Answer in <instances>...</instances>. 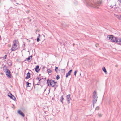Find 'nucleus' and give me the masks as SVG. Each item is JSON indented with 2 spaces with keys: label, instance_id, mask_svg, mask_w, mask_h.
I'll return each instance as SVG.
<instances>
[{
  "label": "nucleus",
  "instance_id": "9",
  "mask_svg": "<svg viewBox=\"0 0 121 121\" xmlns=\"http://www.w3.org/2000/svg\"><path fill=\"white\" fill-rule=\"evenodd\" d=\"M72 71V70L71 69L70 70L69 72H68V73L66 74V78H67L68 77V76L70 75H71V72Z\"/></svg>",
  "mask_w": 121,
  "mask_h": 121
},
{
  "label": "nucleus",
  "instance_id": "35",
  "mask_svg": "<svg viewBox=\"0 0 121 121\" xmlns=\"http://www.w3.org/2000/svg\"><path fill=\"white\" fill-rule=\"evenodd\" d=\"M118 1H120V2H121V0H118Z\"/></svg>",
  "mask_w": 121,
  "mask_h": 121
},
{
  "label": "nucleus",
  "instance_id": "16",
  "mask_svg": "<svg viewBox=\"0 0 121 121\" xmlns=\"http://www.w3.org/2000/svg\"><path fill=\"white\" fill-rule=\"evenodd\" d=\"M10 98L13 100H15L16 99V98L15 97L12 95V96H11V97Z\"/></svg>",
  "mask_w": 121,
  "mask_h": 121
},
{
  "label": "nucleus",
  "instance_id": "21",
  "mask_svg": "<svg viewBox=\"0 0 121 121\" xmlns=\"http://www.w3.org/2000/svg\"><path fill=\"white\" fill-rule=\"evenodd\" d=\"M36 80L37 81H38V82H39L40 81V80H39V79L38 78H36Z\"/></svg>",
  "mask_w": 121,
  "mask_h": 121
},
{
  "label": "nucleus",
  "instance_id": "11",
  "mask_svg": "<svg viewBox=\"0 0 121 121\" xmlns=\"http://www.w3.org/2000/svg\"><path fill=\"white\" fill-rule=\"evenodd\" d=\"M7 63L9 66H11L12 65L11 61L10 60H7Z\"/></svg>",
  "mask_w": 121,
  "mask_h": 121
},
{
  "label": "nucleus",
  "instance_id": "39",
  "mask_svg": "<svg viewBox=\"0 0 121 121\" xmlns=\"http://www.w3.org/2000/svg\"><path fill=\"white\" fill-rule=\"evenodd\" d=\"M16 4H18V3H16Z\"/></svg>",
  "mask_w": 121,
  "mask_h": 121
},
{
  "label": "nucleus",
  "instance_id": "22",
  "mask_svg": "<svg viewBox=\"0 0 121 121\" xmlns=\"http://www.w3.org/2000/svg\"><path fill=\"white\" fill-rule=\"evenodd\" d=\"M12 94L10 93H8V96L9 97H10V98L11 97V96H12Z\"/></svg>",
  "mask_w": 121,
  "mask_h": 121
},
{
  "label": "nucleus",
  "instance_id": "20",
  "mask_svg": "<svg viewBox=\"0 0 121 121\" xmlns=\"http://www.w3.org/2000/svg\"><path fill=\"white\" fill-rule=\"evenodd\" d=\"M117 17L120 19H121V16L118 15L117 16Z\"/></svg>",
  "mask_w": 121,
  "mask_h": 121
},
{
  "label": "nucleus",
  "instance_id": "4",
  "mask_svg": "<svg viewBox=\"0 0 121 121\" xmlns=\"http://www.w3.org/2000/svg\"><path fill=\"white\" fill-rule=\"evenodd\" d=\"M116 38V37H114L112 35H109L107 36V39L108 40L112 42H115V38Z\"/></svg>",
  "mask_w": 121,
  "mask_h": 121
},
{
  "label": "nucleus",
  "instance_id": "27",
  "mask_svg": "<svg viewBox=\"0 0 121 121\" xmlns=\"http://www.w3.org/2000/svg\"><path fill=\"white\" fill-rule=\"evenodd\" d=\"M98 116L99 117H100L102 116V114H98Z\"/></svg>",
  "mask_w": 121,
  "mask_h": 121
},
{
  "label": "nucleus",
  "instance_id": "33",
  "mask_svg": "<svg viewBox=\"0 0 121 121\" xmlns=\"http://www.w3.org/2000/svg\"><path fill=\"white\" fill-rule=\"evenodd\" d=\"M70 101H68V103L69 104L70 103Z\"/></svg>",
  "mask_w": 121,
  "mask_h": 121
},
{
  "label": "nucleus",
  "instance_id": "10",
  "mask_svg": "<svg viewBox=\"0 0 121 121\" xmlns=\"http://www.w3.org/2000/svg\"><path fill=\"white\" fill-rule=\"evenodd\" d=\"M18 113L20 115H21L22 117H24V116L25 115L20 110L18 111Z\"/></svg>",
  "mask_w": 121,
  "mask_h": 121
},
{
  "label": "nucleus",
  "instance_id": "19",
  "mask_svg": "<svg viewBox=\"0 0 121 121\" xmlns=\"http://www.w3.org/2000/svg\"><path fill=\"white\" fill-rule=\"evenodd\" d=\"M32 58V56H29L28 58H26L27 61H29V60H30V59L31 58Z\"/></svg>",
  "mask_w": 121,
  "mask_h": 121
},
{
  "label": "nucleus",
  "instance_id": "23",
  "mask_svg": "<svg viewBox=\"0 0 121 121\" xmlns=\"http://www.w3.org/2000/svg\"><path fill=\"white\" fill-rule=\"evenodd\" d=\"M60 78V77L59 76L57 75L56 77V78L58 80Z\"/></svg>",
  "mask_w": 121,
  "mask_h": 121
},
{
  "label": "nucleus",
  "instance_id": "17",
  "mask_svg": "<svg viewBox=\"0 0 121 121\" xmlns=\"http://www.w3.org/2000/svg\"><path fill=\"white\" fill-rule=\"evenodd\" d=\"M102 70L105 73L107 72L106 69L104 67L102 68Z\"/></svg>",
  "mask_w": 121,
  "mask_h": 121
},
{
  "label": "nucleus",
  "instance_id": "29",
  "mask_svg": "<svg viewBox=\"0 0 121 121\" xmlns=\"http://www.w3.org/2000/svg\"><path fill=\"white\" fill-rule=\"evenodd\" d=\"M37 42H39L40 40L38 36L37 38Z\"/></svg>",
  "mask_w": 121,
  "mask_h": 121
},
{
  "label": "nucleus",
  "instance_id": "3",
  "mask_svg": "<svg viewBox=\"0 0 121 121\" xmlns=\"http://www.w3.org/2000/svg\"><path fill=\"white\" fill-rule=\"evenodd\" d=\"M93 107L94 106V104H95L97 101L98 97L97 96L96 92L95 91L93 93Z\"/></svg>",
  "mask_w": 121,
  "mask_h": 121
},
{
  "label": "nucleus",
  "instance_id": "5",
  "mask_svg": "<svg viewBox=\"0 0 121 121\" xmlns=\"http://www.w3.org/2000/svg\"><path fill=\"white\" fill-rule=\"evenodd\" d=\"M115 39V42L117 43L118 44L121 45V38H118L116 37Z\"/></svg>",
  "mask_w": 121,
  "mask_h": 121
},
{
  "label": "nucleus",
  "instance_id": "38",
  "mask_svg": "<svg viewBox=\"0 0 121 121\" xmlns=\"http://www.w3.org/2000/svg\"><path fill=\"white\" fill-rule=\"evenodd\" d=\"M31 21V19H30V21Z\"/></svg>",
  "mask_w": 121,
  "mask_h": 121
},
{
  "label": "nucleus",
  "instance_id": "41",
  "mask_svg": "<svg viewBox=\"0 0 121 121\" xmlns=\"http://www.w3.org/2000/svg\"><path fill=\"white\" fill-rule=\"evenodd\" d=\"M37 85H39V84H38V83H37Z\"/></svg>",
  "mask_w": 121,
  "mask_h": 121
},
{
  "label": "nucleus",
  "instance_id": "12",
  "mask_svg": "<svg viewBox=\"0 0 121 121\" xmlns=\"http://www.w3.org/2000/svg\"><path fill=\"white\" fill-rule=\"evenodd\" d=\"M3 70L4 71V72H6L8 70V69H7V68L6 67L5 65H4L3 66Z\"/></svg>",
  "mask_w": 121,
  "mask_h": 121
},
{
  "label": "nucleus",
  "instance_id": "34",
  "mask_svg": "<svg viewBox=\"0 0 121 121\" xmlns=\"http://www.w3.org/2000/svg\"><path fill=\"white\" fill-rule=\"evenodd\" d=\"M45 68V67H43L42 68L43 69L44 68Z\"/></svg>",
  "mask_w": 121,
  "mask_h": 121
},
{
  "label": "nucleus",
  "instance_id": "36",
  "mask_svg": "<svg viewBox=\"0 0 121 121\" xmlns=\"http://www.w3.org/2000/svg\"><path fill=\"white\" fill-rule=\"evenodd\" d=\"M39 37H40V34H39Z\"/></svg>",
  "mask_w": 121,
  "mask_h": 121
},
{
  "label": "nucleus",
  "instance_id": "28",
  "mask_svg": "<svg viewBox=\"0 0 121 121\" xmlns=\"http://www.w3.org/2000/svg\"><path fill=\"white\" fill-rule=\"evenodd\" d=\"M58 69V68L57 67H56L55 69V70L56 72H57V70Z\"/></svg>",
  "mask_w": 121,
  "mask_h": 121
},
{
  "label": "nucleus",
  "instance_id": "32",
  "mask_svg": "<svg viewBox=\"0 0 121 121\" xmlns=\"http://www.w3.org/2000/svg\"><path fill=\"white\" fill-rule=\"evenodd\" d=\"M99 46V45L98 44H96L95 45V46L96 47H98Z\"/></svg>",
  "mask_w": 121,
  "mask_h": 121
},
{
  "label": "nucleus",
  "instance_id": "25",
  "mask_svg": "<svg viewBox=\"0 0 121 121\" xmlns=\"http://www.w3.org/2000/svg\"><path fill=\"white\" fill-rule=\"evenodd\" d=\"M99 106H97L95 108V110H98L99 109Z\"/></svg>",
  "mask_w": 121,
  "mask_h": 121
},
{
  "label": "nucleus",
  "instance_id": "6",
  "mask_svg": "<svg viewBox=\"0 0 121 121\" xmlns=\"http://www.w3.org/2000/svg\"><path fill=\"white\" fill-rule=\"evenodd\" d=\"M19 48V46H14L13 45H12L11 49L12 51H14L18 49Z\"/></svg>",
  "mask_w": 121,
  "mask_h": 121
},
{
  "label": "nucleus",
  "instance_id": "40",
  "mask_svg": "<svg viewBox=\"0 0 121 121\" xmlns=\"http://www.w3.org/2000/svg\"><path fill=\"white\" fill-rule=\"evenodd\" d=\"M29 12V11H28V12Z\"/></svg>",
  "mask_w": 121,
  "mask_h": 121
},
{
  "label": "nucleus",
  "instance_id": "7",
  "mask_svg": "<svg viewBox=\"0 0 121 121\" xmlns=\"http://www.w3.org/2000/svg\"><path fill=\"white\" fill-rule=\"evenodd\" d=\"M13 45L14 46H19L18 41V40H14L13 42Z\"/></svg>",
  "mask_w": 121,
  "mask_h": 121
},
{
  "label": "nucleus",
  "instance_id": "1",
  "mask_svg": "<svg viewBox=\"0 0 121 121\" xmlns=\"http://www.w3.org/2000/svg\"><path fill=\"white\" fill-rule=\"evenodd\" d=\"M85 2L88 6L98 9L101 4V1L96 2L95 0L92 1L91 0H85Z\"/></svg>",
  "mask_w": 121,
  "mask_h": 121
},
{
  "label": "nucleus",
  "instance_id": "24",
  "mask_svg": "<svg viewBox=\"0 0 121 121\" xmlns=\"http://www.w3.org/2000/svg\"><path fill=\"white\" fill-rule=\"evenodd\" d=\"M48 72V73H51L52 72V71L50 69H48L47 70Z\"/></svg>",
  "mask_w": 121,
  "mask_h": 121
},
{
  "label": "nucleus",
  "instance_id": "2",
  "mask_svg": "<svg viewBox=\"0 0 121 121\" xmlns=\"http://www.w3.org/2000/svg\"><path fill=\"white\" fill-rule=\"evenodd\" d=\"M47 83L48 84L49 86V84L52 87H53L56 88L57 86V84L56 82H55L54 80H48L47 81Z\"/></svg>",
  "mask_w": 121,
  "mask_h": 121
},
{
  "label": "nucleus",
  "instance_id": "13",
  "mask_svg": "<svg viewBox=\"0 0 121 121\" xmlns=\"http://www.w3.org/2000/svg\"><path fill=\"white\" fill-rule=\"evenodd\" d=\"M66 97L67 98L68 101H70L71 99L70 95V94H69L67 95Z\"/></svg>",
  "mask_w": 121,
  "mask_h": 121
},
{
  "label": "nucleus",
  "instance_id": "8",
  "mask_svg": "<svg viewBox=\"0 0 121 121\" xmlns=\"http://www.w3.org/2000/svg\"><path fill=\"white\" fill-rule=\"evenodd\" d=\"M6 74L8 78H10V71L8 70L6 72Z\"/></svg>",
  "mask_w": 121,
  "mask_h": 121
},
{
  "label": "nucleus",
  "instance_id": "30",
  "mask_svg": "<svg viewBox=\"0 0 121 121\" xmlns=\"http://www.w3.org/2000/svg\"><path fill=\"white\" fill-rule=\"evenodd\" d=\"M77 72V71H76V70L74 72V75L75 76H76V73Z\"/></svg>",
  "mask_w": 121,
  "mask_h": 121
},
{
  "label": "nucleus",
  "instance_id": "14",
  "mask_svg": "<svg viewBox=\"0 0 121 121\" xmlns=\"http://www.w3.org/2000/svg\"><path fill=\"white\" fill-rule=\"evenodd\" d=\"M35 69V71L37 72H38L39 71L40 69L39 68V66L38 65H37Z\"/></svg>",
  "mask_w": 121,
  "mask_h": 121
},
{
  "label": "nucleus",
  "instance_id": "37",
  "mask_svg": "<svg viewBox=\"0 0 121 121\" xmlns=\"http://www.w3.org/2000/svg\"><path fill=\"white\" fill-rule=\"evenodd\" d=\"M74 45H75V44H74V43L73 44V46H74Z\"/></svg>",
  "mask_w": 121,
  "mask_h": 121
},
{
  "label": "nucleus",
  "instance_id": "15",
  "mask_svg": "<svg viewBox=\"0 0 121 121\" xmlns=\"http://www.w3.org/2000/svg\"><path fill=\"white\" fill-rule=\"evenodd\" d=\"M30 73L28 72L27 74V76L26 77V79H28L30 77Z\"/></svg>",
  "mask_w": 121,
  "mask_h": 121
},
{
  "label": "nucleus",
  "instance_id": "18",
  "mask_svg": "<svg viewBox=\"0 0 121 121\" xmlns=\"http://www.w3.org/2000/svg\"><path fill=\"white\" fill-rule=\"evenodd\" d=\"M30 85H31V84L30 83H29L28 82H26V86L27 87H30Z\"/></svg>",
  "mask_w": 121,
  "mask_h": 121
},
{
  "label": "nucleus",
  "instance_id": "31",
  "mask_svg": "<svg viewBox=\"0 0 121 121\" xmlns=\"http://www.w3.org/2000/svg\"><path fill=\"white\" fill-rule=\"evenodd\" d=\"M61 99H62V100L61 101V102H62V101H63V100L64 99V98H63V95H62V96H61Z\"/></svg>",
  "mask_w": 121,
  "mask_h": 121
},
{
  "label": "nucleus",
  "instance_id": "26",
  "mask_svg": "<svg viewBox=\"0 0 121 121\" xmlns=\"http://www.w3.org/2000/svg\"><path fill=\"white\" fill-rule=\"evenodd\" d=\"M7 55H5V56H4L3 57V58L4 59H5L6 58V57H7Z\"/></svg>",
  "mask_w": 121,
  "mask_h": 121
}]
</instances>
